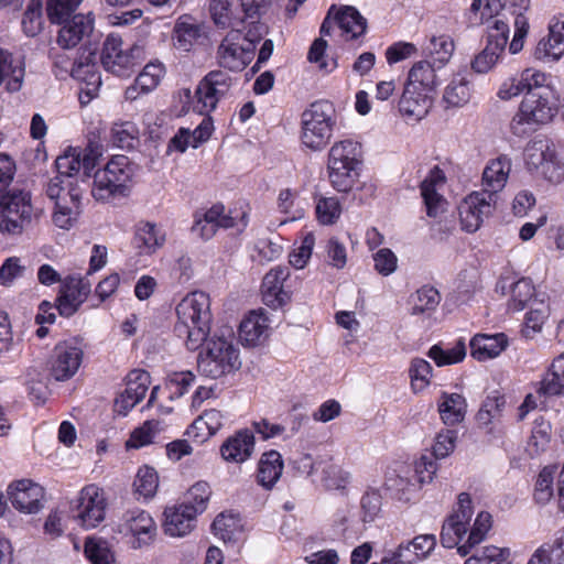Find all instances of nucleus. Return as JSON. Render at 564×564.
<instances>
[{"instance_id":"nucleus-1","label":"nucleus","mask_w":564,"mask_h":564,"mask_svg":"<svg viewBox=\"0 0 564 564\" xmlns=\"http://www.w3.org/2000/svg\"><path fill=\"white\" fill-rule=\"evenodd\" d=\"M510 18H513L514 34L509 51L517 54L523 48L530 29L529 20L523 13L506 9L502 0H473L468 13L470 24L487 25V44L503 52L510 34Z\"/></svg>"},{"instance_id":"nucleus-2","label":"nucleus","mask_w":564,"mask_h":564,"mask_svg":"<svg viewBox=\"0 0 564 564\" xmlns=\"http://www.w3.org/2000/svg\"><path fill=\"white\" fill-rule=\"evenodd\" d=\"M175 333L189 350L198 349L210 332V297L202 291L187 294L176 306Z\"/></svg>"},{"instance_id":"nucleus-3","label":"nucleus","mask_w":564,"mask_h":564,"mask_svg":"<svg viewBox=\"0 0 564 564\" xmlns=\"http://www.w3.org/2000/svg\"><path fill=\"white\" fill-rule=\"evenodd\" d=\"M361 164V145L351 139L335 142L327 154V175L330 185L347 193L356 184Z\"/></svg>"},{"instance_id":"nucleus-4","label":"nucleus","mask_w":564,"mask_h":564,"mask_svg":"<svg viewBox=\"0 0 564 564\" xmlns=\"http://www.w3.org/2000/svg\"><path fill=\"white\" fill-rule=\"evenodd\" d=\"M204 343L205 346L197 358L198 370L204 376L218 379L241 367L239 350L230 332L228 336L215 334Z\"/></svg>"},{"instance_id":"nucleus-5","label":"nucleus","mask_w":564,"mask_h":564,"mask_svg":"<svg viewBox=\"0 0 564 564\" xmlns=\"http://www.w3.org/2000/svg\"><path fill=\"white\" fill-rule=\"evenodd\" d=\"M560 97L553 88L527 95L513 116L510 128L516 135H524L550 122L557 112Z\"/></svg>"},{"instance_id":"nucleus-6","label":"nucleus","mask_w":564,"mask_h":564,"mask_svg":"<svg viewBox=\"0 0 564 564\" xmlns=\"http://www.w3.org/2000/svg\"><path fill=\"white\" fill-rule=\"evenodd\" d=\"M46 197L53 202L51 221L61 229H73L83 214V191L79 185L63 184L59 178H50L44 186Z\"/></svg>"},{"instance_id":"nucleus-7","label":"nucleus","mask_w":564,"mask_h":564,"mask_svg":"<svg viewBox=\"0 0 564 564\" xmlns=\"http://www.w3.org/2000/svg\"><path fill=\"white\" fill-rule=\"evenodd\" d=\"M336 110L332 102L318 100L310 105L301 116V142L313 151L323 150L336 128Z\"/></svg>"},{"instance_id":"nucleus-8","label":"nucleus","mask_w":564,"mask_h":564,"mask_svg":"<svg viewBox=\"0 0 564 564\" xmlns=\"http://www.w3.org/2000/svg\"><path fill=\"white\" fill-rule=\"evenodd\" d=\"M135 166L126 155H113L94 174L91 194L96 200L109 202L116 196H127Z\"/></svg>"},{"instance_id":"nucleus-9","label":"nucleus","mask_w":564,"mask_h":564,"mask_svg":"<svg viewBox=\"0 0 564 564\" xmlns=\"http://www.w3.org/2000/svg\"><path fill=\"white\" fill-rule=\"evenodd\" d=\"M528 170L552 184L564 181V143L536 140L525 148Z\"/></svg>"},{"instance_id":"nucleus-10","label":"nucleus","mask_w":564,"mask_h":564,"mask_svg":"<svg viewBox=\"0 0 564 564\" xmlns=\"http://www.w3.org/2000/svg\"><path fill=\"white\" fill-rule=\"evenodd\" d=\"M31 193L12 189L0 200V232L18 236L32 221L33 206Z\"/></svg>"},{"instance_id":"nucleus-11","label":"nucleus","mask_w":564,"mask_h":564,"mask_svg":"<svg viewBox=\"0 0 564 564\" xmlns=\"http://www.w3.org/2000/svg\"><path fill=\"white\" fill-rule=\"evenodd\" d=\"M113 531L120 534L131 549L140 550L154 542L158 527L149 512L135 508L122 514Z\"/></svg>"},{"instance_id":"nucleus-12","label":"nucleus","mask_w":564,"mask_h":564,"mask_svg":"<svg viewBox=\"0 0 564 564\" xmlns=\"http://www.w3.org/2000/svg\"><path fill=\"white\" fill-rule=\"evenodd\" d=\"M237 84V79L225 70H212L199 82L196 90L195 109L200 115H208L216 109L217 104L225 99L231 88Z\"/></svg>"},{"instance_id":"nucleus-13","label":"nucleus","mask_w":564,"mask_h":564,"mask_svg":"<svg viewBox=\"0 0 564 564\" xmlns=\"http://www.w3.org/2000/svg\"><path fill=\"white\" fill-rule=\"evenodd\" d=\"M248 225V213L242 208L230 209L226 213L223 204L213 205L205 212L202 219H197L193 226V230L203 239H210L218 228L236 229L241 232Z\"/></svg>"},{"instance_id":"nucleus-14","label":"nucleus","mask_w":564,"mask_h":564,"mask_svg":"<svg viewBox=\"0 0 564 564\" xmlns=\"http://www.w3.org/2000/svg\"><path fill=\"white\" fill-rule=\"evenodd\" d=\"M107 500L105 492L97 485L82 488L72 502L73 517L85 529H94L105 520Z\"/></svg>"},{"instance_id":"nucleus-15","label":"nucleus","mask_w":564,"mask_h":564,"mask_svg":"<svg viewBox=\"0 0 564 564\" xmlns=\"http://www.w3.org/2000/svg\"><path fill=\"white\" fill-rule=\"evenodd\" d=\"M216 57L221 67L240 72L252 61L253 45L243 41L241 31L234 29L221 40Z\"/></svg>"},{"instance_id":"nucleus-16","label":"nucleus","mask_w":564,"mask_h":564,"mask_svg":"<svg viewBox=\"0 0 564 564\" xmlns=\"http://www.w3.org/2000/svg\"><path fill=\"white\" fill-rule=\"evenodd\" d=\"M70 75L76 80L83 83L84 86L80 87L79 100L83 105L88 104L97 95L101 85L96 52L85 48L73 63Z\"/></svg>"},{"instance_id":"nucleus-17","label":"nucleus","mask_w":564,"mask_h":564,"mask_svg":"<svg viewBox=\"0 0 564 564\" xmlns=\"http://www.w3.org/2000/svg\"><path fill=\"white\" fill-rule=\"evenodd\" d=\"M140 52V48L137 46L131 47L129 51L123 50L122 40L110 34L104 42L100 61L107 72L117 76H127L137 64Z\"/></svg>"},{"instance_id":"nucleus-18","label":"nucleus","mask_w":564,"mask_h":564,"mask_svg":"<svg viewBox=\"0 0 564 564\" xmlns=\"http://www.w3.org/2000/svg\"><path fill=\"white\" fill-rule=\"evenodd\" d=\"M473 512L469 494H459L457 508L447 517L442 528L441 543L444 547L459 546V542L468 530Z\"/></svg>"},{"instance_id":"nucleus-19","label":"nucleus","mask_w":564,"mask_h":564,"mask_svg":"<svg viewBox=\"0 0 564 564\" xmlns=\"http://www.w3.org/2000/svg\"><path fill=\"white\" fill-rule=\"evenodd\" d=\"M83 349L73 340L58 343L48 361L51 376L56 381H66L74 377L83 361Z\"/></svg>"},{"instance_id":"nucleus-20","label":"nucleus","mask_w":564,"mask_h":564,"mask_svg":"<svg viewBox=\"0 0 564 564\" xmlns=\"http://www.w3.org/2000/svg\"><path fill=\"white\" fill-rule=\"evenodd\" d=\"M495 199L488 193L473 192L459 204L460 224L467 232H475L494 209Z\"/></svg>"},{"instance_id":"nucleus-21","label":"nucleus","mask_w":564,"mask_h":564,"mask_svg":"<svg viewBox=\"0 0 564 564\" xmlns=\"http://www.w3.org/2000/svg\"><path fill=\"white\" fill-rule=\"evenodd\" d=\"M91 291L88 280L82 276H67L62 284L59 295L56 300V310L59 315L69 317L74 315L80 305L86 301Z\"/></svg>"},{"instance_id":"nucleus-22","label":"nucleus","mask_w":564,"mask_h":564,"mask_svg":"<svg viewBox=\"0 0 564 564\" xmlns=\"http://www.w3.org/2000/svg\"><path fill=\"white\" fill-rule=\"evenodd\" d=\"M12 506L24 513H36L43 508L44 488L31 479H21L8 487Z\"/></svg>"},{"instance_id":"nucleus-23","label":"nucleus","mask_w":564,"mask_h":564,"mask_svg":"<svg viewBox=\"0 0 564 564\" xmlns=\"http://www.w3.org/2000/svg\"><path fill=\"white\" fill-rule=\"evenodd\" d=\"M150 375L145 370L134 369L127 376V387L115 400L113 412L126 416L144 397L150 386Z\"/></svg>"},{"instance_id":"nucleus-24","label":"nucleus","mask_w":564,"mask_h":564,"mask_svg":"<svg viewBox=\"0 0 564 564\" xmlns=\"http://www.w3.org/2000/svg\"><path fill=\"white\" fill-rule=\"evenodd\" d=\"M290 276L288 267L272 268L263 278L261 292L264 304L273 310L280 308L290 301V293L284 283Z\"/></svg>"},{"instance_id":"nucleus-25","label":"nucleus","mask_w":564,"mask_h":564,"mask_svg":"<svg viewBox=\"0 0 564 564\" xmlns=\"http://www.w3.org/2000/svg\"><path fill=\"white\" fill-rule=\"evenodd\" d=\"M94 17L89 12L87 14L78 13L66 18L62 23L57 35V43L63 48H72L88 39L94 30Z\"/></svg>"},{"instance_id":"nucleus-26","label":"nucleus","mask_w":564,"mask_h":564,"mask_svg":"<svg viewBox=\"0 0 564 564\" xmlns=\"http://www.w3.org/2000/svg\"><path fill=\"white\" fill-rule=\"evenodd\" d=\"M445 182L444 172L438 166H434L421 183V195L430 217H437L446 210L447 202L440 193Z\"/></svg>"},{"instance_id":"nucleus-27","label":"nucleus","mask_w":564,"mask_h":564,"mask_svg":"<svg viewBox=\"0 0 564 564\" xmlns=\"http://www.w3.org/2000/svg\"><path fill=\"white\" fill-rule=\"evenodd\" d=\"M549 31V36L539 41L533 53L544 63L557 61L564 54V14L553 18Z\"/></svg>"},{"instance_id":"nucleus-28","label":"nucleus","mask_w":564,"mask_h":564,"mask_svg":"<svg viewBox=\"0 0 564 564\" xmlns=\"http://www.w3.org/2000/svg\"><path fill=\"white\" fill-rule=\"evenodd\" d=\"M511 159L506 154L490 160L482 172L481 192L488 193L489 196L495 199L496 194L505 188L511 172Z\"/></svg>"},{"instance_id":"nucleus-29","label":"nucleus","mask_w":564,"mask_h":564,"mask_svg":"<svg viewBox=\"0 0 564 564\" xmlns=\"http://www.w3.org/2000/svg\"><path fill=\"white\" fill-rule=\"evenodd\" d=\"M254 451V436L250 430H240L228 437L220 446L221 457L228 463L241 464Z\"/></svg>"},{"instance_id":"nucleus-30","label":"nucleus","mask_w":564,"mask_h":564,"mask_svg":"<svg viewBox=\"0 0 564 564\" xmlns=\"http://www.w3.org/2000/svg\"><path fill=\"white\" fill-rule=\"evenodd\" d=\"M164 517L165 533L173 538H182L194 529L197 513L192 507L181 503L166 508Z\"/></svg>"},{"instance_id":"nucleus-31","label":"nucleus","mask_w":564,"mask_h":564,"mask_svg":"<svg viewBox=\"0 0 564 564\" xmlns=\"http://www.w3.org/2000/svg\"><path fill=\"white\" fill-rule=\"evenodd\" d=\"M134 246L141 254H153L166 242V230L151 221H140L134 232Z\"/></svg>"},{"instance_id":"nucleus-32","label":"nucleus","mask_w":564,"mask_h":564,"mask_svg":"<svg viewBox=\"0 0 564 564\" xmlns=\"http://www.w3.org/2000/svg\"><path fill=\"white\" fill-rule=\"evenodd\" d=\"M214 130L210 117H205L200 123L192 131L188 128H180L176 134L169 143V151L185 152L187 148H197L199 144L206 142Z\"/></svg>"},{"instance_id":"nucleus-33","label":"nucleus","mask_w":564,"mask_h":564,"mask_svg":"<svg viewBox=\"0 0 564 564\" xmlns=\"http://www.w3.org/2000/svg\"><path fill=\"white\" fill-rule=\"evenodd\" d=\"M432 107V99L429 93L404 87L399 101V110L408 120L419 121L423 119Z\"/></svg>"},{"instance_id":"nucleus-34","label":"nucleus","mask_w":564,"mask_h":564,"mask_svg":"<svg viewBox=\"0 0 564 564\" xmlns=\"http://www.w3.org/2000/svg\"><path fill=\"white\" fill-rule=\"evenodd\" d=\"M507 345V336L502 333L496 335L478 334L470 340V355L479 361H485L499 356Z\"/></svg>"},{"instance_id":"nucleus-35","label":"nucleus","mask_w":564,"mask_h":564,"mask_svg":"<svg viewBox=\"0 0 564 564\" xmlns=\"http://www.w3.org/2000/svg\"><path fill=\"white\" fill-rule=\"evenodd\" d=\"M269 328L268 318L262 312H251L240 323L239 338L245 346L261 344Z\"/></svg>"},{"instance_id":"nucleus-36","label":"nucleus","mask_w":564,"mask_h":564,"mask_svg":"<svg viewBox=\"0 0 564 564\" xmlns=\"http://www.w3.org/2000/svg\"><path fill=\"white\" fill-rule=\"evenodd\" d=\"M202 25L189 15L180 17L174 25L173 41L178 50L188 52L203 36Z\"/></svg>"},{"instance_id":"nucleus-37","label":"nucleus","mask_w":564,"mask_h":564,"mask_svg":"<svg viewBox=\"0 0 564 564\" xmlns=\"http://www.w3.org/2000/svg\"><path fill=\"white\" fill-rule=\"evenodd\" d=\"M283 471L282 456L276 451L262 454L257 473V481L265 489H271L280 479Z\"/></svg>"},{"instance_id":"nucleus-38","label":"nucleus","mask_w":564,"mask_h":564,"mask_svg":"<svg viewBox=\"0 0 564 564\" xmlns=\"http://www.w3.org/2000/svg\"><path fill=\"white\" fill-rule=\"evenodd\" d=\"M24 66L19 58L0 48V85L6 83L9 91H18L23 83Z\"/></svg>"},{"instance_id":"nucleus-39","label":"nucleus","mask_w":564,"mask_h":564,"mask_svg":"<svg viewBox=\"0 0 564 564\" xmlns=\"http://www.w3.org/2000/svg\"><path fill=\"white\" fill-rule=\"evenodd\" d=\"M539 395L554 397L564 394V352L551 364L539 383Z\"/></svg>"},{"instance_id":"nucleus-40","label":"nucleus","mask_w":564,"mask_h":564,"mask_svg":"<svg viewBox=\"0 0 564 564\" xmlns=\"http://www.w3.org/2000/svg\"><path fill=\"white\" fill-rule=\"evenodd\" d=\"M435 66L429 61L415 63L409 72L405 87H412L425 93H432L437 86Z\"/></svg>"},{"instance_id":"nucleus-41","label":"nucleus","mask_w":564,"mask_h":564,"mask_svg":"<svg viewBox=\"0 0 564 564\" xmlns=\"http://www.w3.org/2000/svg\"><path fill=\"white\" fill-rule=\"evenodd\" d=\"M465 398L458 393H443L438 403L442 421L446 425L460 423L466 414Z\"/></svg>"},{"instance_id":"nucleus-42","label":"nucleus","mask_w":564,"mask_h":564,"mask_svg":"<svg viewBox=\"0 0 564 564\" xmlns=\"http://www.w3.org/2000/svg\"><path fill=\"white\" fill-rule=\"evenodd\" d=\"M57 175L53 178H59L63 184L70 183L78 185L74 176L82 170V151L77 148H69L55 161Z\"/></svg>"},{"instance_id":"nucleus-43","label":"nucleus","mask_w":564,"mask_h":564,"mask_svg":"<svg viewBox=\"0 0 564 564\" xmlns=\"http://www.w3.org/2000/svg\"><path fill=\"white\" fill-rule=\"evenodd\" d=\"M224 425V415L216 409L205 411L193 424L187 429L188 436L202 437L206 440L215 435Z\"/></svg>"},{"instance_id":"nucleus-44","label":"nucleus","mask_w":564,"mask_h":564,"mask_svg":"<svg viewBox=\"0 0 564 564\" xmlns=\"http://www.w3.org/2000/svg\"><path fill=\"white\" fill-rule=\"evenodd\" d=\"M471 98V86L465 77H454L445 87L443 101L446 108H460L469 102Z\"/></svg>"},{"instance_id":"nucleus-45","label":"nucleus","mask_w":564,"mask_h":564,"mask_svg":"<svg viewBox=\"0 0 564 564\" xmlns=\"http://www.w3.org/2000/svg\"><path fill=\"white\" fill-rule=\"evenodd\" d=\"M339 28L351 39H357L366 33L367 20L354 7H344L336 14Z\"/></svg>"},{"instance_id":"nucleus-46","label":"nucleus","mask_w":564,"mask_h":564,"mask_svg":"<svg viewBox=\"0 0 564 564\" xmlns=\"http://www.w3.org/2000/svg\"><path fill=\"white\" fill-rule=\"evenodd\" d=\"M454 50V41L445 34L432 36L424 46V51L433 59V63L437 64L438 68L449 62Z\"/></svg>"},{"instance_id":"nucleus-47","label":"nucleus","mask_w":564,"mask_h":564,"mask_svg":"<svg viewBox=\"0 0 564 564\" xmlns=\"http://www.w3.org/2000/svg\"><path fill=\"white\" fill-rule=\"evenodd\" d=\"M491 528V516L488 512H479L475 519L466 543L458 546L460 556H467L471 550L481 543Z\"/></svg>"},{"instance_id":"nucleus-48","label":"nucleus","mask_w":564,"mask_h":564,"mask_svg":"<svg viewBox=\"0 0 564 564\" xmlns=\"http://www.w3.org/2000/svg\"><path fill=\"white\" fill-rule=\"evenodd\" d=\"M441 302L438 291L432 286L419 289L410 299L411 315H421L436 310Z\"/></svg>"},{"instance_id":"nucleus-49","label":"nucleus","mask_w":564,"mask_h":564,"mask_svg":"<svg viewBox=\"0 0 564 564\" xmlns=\"http://www.w3.org/2000/svg\"><path fill=\"white\" fill-rule=\"evenodd\" d=\"M466 356V344L464 339H458L452 347L443 348L441 345H434L429 350V357L434 360L438 367L460 362Z\"/></svg>"},{"instance_id":"nucleus-50","label":"nucleus","mask_w":564,"mask_h":564,"mask_svg":"<svg viewBox=\"0 0 564 564\" xmlns=\"http://www.w3.org/2000/svg\"><path fill=\"white\" fill-rule=\"evenodd\" d=\"M110 138L116 147L130 150L139 141V129L132 121H117L111 127Z\"/></svg>"},{"instance_id":"nucleus-51","label":"nucleus","mask_w":564,"mask_h":564,"mask_svg":"<svg viewBox=\"0 0 564 564\" xmlns=\"http://www.w3.org/2000/svg\"><path fill=\"white\" fill-rule=\"evenodd\" d=\"M133 487L139 498H152L159 487V477L155 469L150 466L140 467L133 481Z\"/></svg>"},{"instance_id":"nucleus-52","label":"nucleus","mask_w":564,"mask_h":564,"mask_svg":"<svg viewBox=\"0 0 564 564\" xmlns=\"http://www.w3.org/2000/svg\"><path fill=\"white\" fill-rule=\"evenodd\" d=\"M85 555L91 564H115V555L107 541L88 538L85 542Z\"/></svg>"},{"instance_id":"nucleus-53","label":"nucleus","mask_w":564,"mask_h":564,"mask_svg":"<svg viewBox=\"0 0 564 564\" xmlns=\"http://www.w3.org/2000/svg\"><path fill=\"white\" fill-rule=\"evenodd\" d=\"M551 440V425L543 420L534 421L531 436L528 442L527 451L531 456L539 455L543 452Z\"/></svg>"},{"instance_id":"nucleus-54","label":"nucleus","mask_w":564,"mask_h":564,"mask_svg":"<svg viewBox=\"0 0 564 564\" xmlns=\"http://www.w3.org/2000/svg\"><path fill=\"white\" fill-rule=\"evenodd\" d=\"M161 429V422L159 420L145 421L142 426L132 432L130 438L127 441V447L140 448L151 444Z\"/></svg>"},{"instance_id":"nucleus-55","label":"nucleus","mask_w":564,"mask_h":564,"mask_svg":"<svg viewBox=\"0 0 564 564\" xmlns=\"http://www.w3.org/2000/svg\"><path fill=\"white\" fill-rule=\"evenodd\" d=\"M165 68L162 63H149L135 78L142 94H148L155 89L160 84Z\"/></svg>"},{"instance_id":"nucleus-56","label":"nucleus","mask_w":564,"mask_h":564,"mask_svg":"<svg viewBox=\"0 0 564 564\" xmlns=\"http://www.w3.org/2000/svg\"><path fill=\"white\" fill-rule=\"evenodd\" d=\"M315 213L322 225H333L341 214L337 197H319L316 200Z\"/></svg>"},{"instance_id":"nucleus-57","label":"nucleus","mask_w":564,"mask_h":564,"mask_svg":"<svg viewBox=\"0 0 564 564\" xmlns=\"http://www.w3.org/2000/svg\"><path fill=\"white\" fill-rule=\"evenodd\" d=\"M533 294L534 286L529 279L518 280L511 288L509 308L514 312L522 311Z\"/></svg>"},{"instance_id":"nucleus-58","label":"nucleus","mask_w":564,"mask_h":564,"mask_svg":"<svg viewBox=\"0 0 564 564\" xmlns=\"http://www.w3.org/2000/svg\"><path fill=\"white\" fill-rule=\"evenodd\" d=\"M43 25L42 0H30L22 19V28L26 35H36Z\"/></svg>"},{"instance_id":"nucleus-59","label":"nucleus","mask_w":564,"mask_h":564,"mask_svg":"<svg viewBox=\"0 0 564 564\" xmlns=\"http://www.w3.org/2000/svg\"><path fill=\"white\" fill-rule=\"evenodd\" d=\"M83 0H47L46 12L52 23H62L69 18Z\"/></svg>"},{"instance_id":"nucleus-60","label":"nucleus","mask_w":564,"mask_h":564,"mask_svg":"<svg viewBox=\"0 0 564 564\" xmlns=\"http://www.w3.org/2000/svg\"><path fill=\"white\" fill-rule=\"evenodd\" d=\"M409 372L414 391H421L429 386L432 376V367L429 361L421 358L413 359Z\"/></svg>"},{"instance_id":"nucleus-61","label":"nucleus","mask_w":564,"mask_h":564,"mask_svg":"<svg viewBox=\"0 0 564 564\" xmlns=\"http://www.w3.org/2000/svg\"><path fill=\"white\" fill-rule=\"evenodd\" d=\"M549 317V307L543 303L539 307L530 310L525 314L522 334L527 338L533 337L541 332L543 324Z\"/></svg>"},{"instance_id":"nucleus-62","label":"nucleus","mask_w":564,"mask_h":564,"mask_svg":"<svg viewBox=\"0 0 564 564\" xmlns=\"http://www.w3.org/2000/svg\"><path fill=\"white\" fill-rule=\"evenodd\" d=\"M210 497V488L207 482L198 481L193 485L187 492V501L182 505L192 507L196 513H202L207 507Z\"/></svg>"},{"instance_id":"nucleus-63","label":"nucleus","mask_w":564,"mask_h":564,"mask_svg":"<svg viewBox=\"0 0 564 564\" xmlns=\"http://www.w3.org/2000/svg\"><path fill=\"white\" fill-rule=\"evenodd\" d=\"M520 77L527 89V95L531 93H539L546 88H553L551 85V76L533 68H527Z\"/></svg>"},{"instance_id":"nucleus-64","label":"nucleus","mask_w":564,"mask_h":564,"mask_svg":"<svg viewBox=\"0 0 564 564\" xmlns=\"http://www.w3.org/2000/svg\"><path fill=\"white\" fill-rule=\"evenodd\" d=\"M505 405L502 397H488L477 413V421L480 425H489L500 416L501 409Z\"/></svg>"}]
</instances>
